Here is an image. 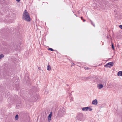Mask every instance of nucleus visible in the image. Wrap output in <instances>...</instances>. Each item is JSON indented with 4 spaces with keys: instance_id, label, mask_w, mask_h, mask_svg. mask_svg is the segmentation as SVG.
<instances>
[{
    "instance_id": "c756f323",
    "label": "nucleus",
    "mask_w": 122,
    "mask_h": 122,
    "mask_svg": "<svg viewBox=\"0 0 122 122\" xmlns=\"http://www.w3.org/2000/svg\"><path fill=\"white\" fill-rule=\"evenodd\" d=\"M75 15L76 16H76V14H75Z\"/></svg>"
},
{
    "instance_id": "ddd939ff",
    "label": "nucleus",
    "mask_w": 122,
    "mask_h": 122,
    "mask_svg": "<svg viewBox=\"0 0 122 122\" xmlns=\"http://www.w3.org/2000/svg\"><path fill=\"white\" fill-rule=\"evenodd\" d=\"M4 57V55L3 54H1L0 55V59H1Z\"/></svg>"
},
{
    "instance_id": "aec40b11",
    "label": "nucleus",
    "mask_w": 122,
    "mask_h": 122,
    "mask_svg": "<svg viewBox=\"0 0 122 122\" xmlns=\"http://www.w3.org/2000/svg\"><path fill=\"white\" fill-rule=\"evenodd\" d=\"M119 26L120 28L122 29V25H119Z\"/></svg>"
},
{
    "instance_id": "9d476101",
    "label": "nucleus",
    "mask_w": 122,
    "mask_h": 122,
    "mask_svg": "<svg viewBox=\"0 0 122 122\" xmlns=\"http://www.w3.org/2000/svg\"><path fill=\"white\" fill-rule=\"evenodd\" d=\"M91 76H89L87 77H85L84 78V79L87 80L88 79L91 78Z\"/></svg>"
},
{
    "instance_id": "f03ea898",
    "label": "nucleus",
    "mask_w": 122,
    "mask_h": 122,
    "mask_svg": "<svg viewBox=\"0 0 122 122\" xmlns=\"http://www.w3.org/2000/svg\"><path fill=\"white\" fill-rule=\"evenodd\" d=\"M23 19L26 21L29 22L31 21V19L29 14L26 10H25L23 14Z\"/></svg>"
},
{
    "instance_id": "a211bd4d",
    "label": "nucleus",
    "mask_w": 122,
    "mask_h": 122,
    "mask_svg": "<svg viewBox=\"0 0 122 122\" xmlns=\"http://www.w3.org/2000/svg\"><path fill=\"white\" fill-rule=\"evenodd\" d=\"M88 110H89V111H91L92 110V108H90V107H88Z\"/></svg>"
},
{
    "instance_id": "b1692460",
    "label": "nucleus",
    "mask_w": 122,
    "mask_h": 122,
    "mask_svg": "<svg viewBox=\"0 0 122 122\" xmlns=\"http://www.w3.org/2000/svg\"><path fill=\"white\" fill-rule=\"evenodd\" d=\"M16 0L18 2H19L20 1V0Z\"/></svg>"
},
{
    "instance_id": "0eeeda50",
    "label": "nucleus",
    "mask_w": 122,
    "mask_h": 122,
    "mask_svg": "<svg viewBox=\"0 0 122 122\" xmlns=\"http://www.w3.org/2000/svg\"><path fill=\"white\" fill-rule=\"evenodd\" d=\"M98 86V87L99 89H101L103 87V85L102 84H99Z\"/></svg>"
},
{
    "instance_id": "4468645a",
    "label": "nucleus",
    "mask_w": 122,
    "mask_h": 122,
    "mask_svg": "<svg viewBox=\"0 0 122 122\" xmlns=\"http://www.w3.org/2000/svg\"><path fill=\"white\" fill-rule=\"evenodd\" d=\"M18 115H16L15 117V119L16 120L18 119Z\"/></svg>"
},
{
    "instance_id": "412c9836",
    "label": "nucleus",
    "mask_w": 122,
    "mask_h": 122,
    "mask_svg": "<svg viewBox=\"0 0 122 122\" xmlns=\"http://www.w3.org/2000/svg\"><path fill=\"white\" fill-rule=\"evenodd\" d=\"M36 97H35V101H36V100L38 98L36 96H35Z\"/></svg>"
},
{
    "instance_id": "393cba45",
    "label": "nucleus",
    "mask_w": 122,
    "mask_h": 122,
    "mask_svg": "<svg viewBox=\"0 0 122 122\" xmlns=\"http://www.w3.org/2000/svg\"><path fill=\"white\" fill-rule=\"evenodd\" d=\"M81 19L82 20L83 19V17H81Z\"/></svg>"
},
{
    "instance_id": "f257e3e1",
    "label": "nucleus",
    "mask_w": 122,
    "mask_h": 122,
    "mask_svg": "<svg viewBox=\"0 0 122 122\" xmlns=\"http://www.w3.org/2000/svg\"><path fill=\"white\" fill-rule=\"evenodd\" d=\"M65 113V109L63 107L60 108L56 115V117L57 118L62 117Z\"/></svg>"
},
{
    "instance_id": "20e7f679",
    "label": "nucleus",
    "mask_w": 122,
    "mask_h": 122,
    "mask_svg": "<svg viewBox=\"0 0 122 122\" xmlns=\"http://www.w3.org/2000/svg\"><path fill=\"white\" fill-rule=\"evenodd\" d=\"M114 64V63L113 62H109L104 65V66L106 67L110 68Z\"/></svg>"
},
{
    "instance_id": "7c9ffc66",
    "label": "nucleus",
    "mask_w": 122,
    "mask_h": 122,
    "mask_svg": "<svg viewBox=\"0 0 122 122\" xmlns=\"http://www.w3.org/2000/svg\"><path fill=\"white\" fill-rule=\"evenodd\" d=\"M1 100H0V102H1Z\"/></svg>"
},
{
    "instance_id": "f8f14e48",
    "label": "nucleus",
    "mask_w": 122,
    "mask_h": 122,
    "mask_svg": "<svg viewBox=\"0 0 122 122\" xmlns=\"http://www.w3.org/2000/svg\"><path fill=\"white\" fill-rule=\"evenodd\" d=\"M5 2V0H1L0 1V3H4Z\"/></svg>"
},
{
    "instance_id": "cd10ccee",
    "label": "nucleus",
    "mask_w": 122,
    "mask_h": 122,
    "mask_svg": "<svg viewBox=\"0 0 122 122\" xmlns=\"http://www.w3.org/2000/svg\"><path fill=\"white\" fill-rule=\"evenodd\" d=\"M11 102H14L12 100H11Z\"/></svg>"
},
{
    "instance_id": "2eb2a0df",
    "label": "nucleus",
    "mask_w": 122,
    "mask_h": 122,
    "mask_svg": "<svg viewBox=\"0 0 122 122\" xmlns=\"http://www.w3.org/2000/svg\"><path fill=\"white\" fill-rule=\"evenodd\" d=\"M48 50L51 51H54L55 50L53 49L52 48H49L48 49Z\"/></svg>"
},
{
    "instance_id": "a878e982",
    "label": "nucleus",
    "mask_w": 122,
    "mask_h": 122,
    "mask_svg": "<svg viewBox=\"0 0 122 122\" xmlns=\"http://www.w3.org/2000/svg\"><path fill=\"white\" fill-rule=\"evenodd\" d=\"M82 20H83V22H85L86 21L84 19Z\"/></svg>"
},
{
    "instance_id": "4be33fe9",
    "label": "nucleus",
    "mask_w": 122,
    "mask_h": 122,
    "mask_svg": "<svg viewBox=\"0 0 122 122\" xmlns=\"http://www.w3.org/2000/svg\"><path fill=\"white\" fill-rule=\"evenodd\" d=\"M75 65V64L74 63H73L72 64V65L71 66V67H72V66H73Z\"/></svg>"
},
{
    "instance_id": "39448f33",
    "label": "nucleus",
    "mask_w": 122,
    "mask_h": 122,
    "mask_svg": "<svg viewBox=\"0 0 122 122\" xmlns=\"http://www.w3.org/2000/svg\"><path fill=\"white\" fill-rule=\"evenodd\" d=\"M52 112H50V114L48 116V120L49 122L50 121L52 117Z\"/></svg>"
},
{
    "instance_id": "7ed1b4c3",
    "label": "nucleus",
    "mask_w": 122,
    "mask_h": 122,
    "mask_svg": "<svg viewBox=\"0 0 122 122\" xmlns=\"http://www.w3.org/2000/svg\"><path fill=\"white\" fill-rule=\"evenodd\" d=\"M77 118L80 120L82 121L83 120V114L82 113H79L77 116Z\"/></svg>"
},
{
    "instance_id": "dca6fc26",
    "label": "nucleus",
    "mask_w": 122,
    "mask_h": 122,
    "mask_svg": "<svg viewBox=\"0 0 122 122\" xmlns=\"http://www.w3.org/2000/svg\"><path fill=\"white\" fill-rule=\"evenodd\" d=\"M10 96L9 94L8 93L7 94H6L5 95V97H9Z\"/></svg>"
},
{
    "instance_id": "f3484780",
    "label": "nucleus",
    "mask_w": 122,
    "mask_h": 122,
    "mask_svg": "<svg viewBox=\"0 0 122 122\" xmlns=\"http://www.w3.org/2000/svg\"><path fill=\"white\" fill-rule=\"evenodd\" d=\"M112 47L113 49L114 50V45L112 43Z\"/></svg>"
},
{
    "instance_id": "1a4fd4ad",
    "label": "nucleus",
    "mask_w": 122,
    "mask_h": 122,
    "mask_svg": "<svg viewBox=\"0 0 122 122\" xmlns=\"http://www.w3.org/2000/svg\"><path fill=\"white\" fill-rule=\"evenodd\" d=\"M117 75L119 76H122V71H119L118 72Z\"/></svg>"
},
{
    "instance_id": "c85d7f7f",
    "label": "nucleus",
    "mask_w": 122,
    "mask_h": 122,
    "mask_svg": "<svg viewBox=\"0 0 122 122\" xmlns=\"http://www.w3.org/2000/svg\"><path fill=\"white\" fill-rule=\"evenodd\" d=\"M78 14H80V13H79V11H78Z\"/></svg>"
},
{
    "instance_id": "5701e85b",
    "label": "nucleus",
    "mask_w": 122,
    "mask_h": 122,
    "mask_svg": "<svg viewBox=\"0 0 122 122\" xmlns=\"http://www.w3.org/2000/svg\"><path fill=\"white\" fill-rule=\"evenodd\" d=\"M85 70H86V69H88V67H87V68H86V67H85Z\"/></svg>"
},
{
    "instance_id": "423d86ee",
    "label": "nucleus",
    "mask_w": 122,
    "mask_h": 122,
    "mask_svg": "<svg viewBox=\"0 0 122 122\" xmlns=\"http://www.w3.org/2000/svg\"><path fill=\"white\" fill-rule=\"evenodd\" d=\"M97 101L96 99H95L92 102V104L93 105H96L97 103Z\"/></svg>"
},
{
    "instance_id": "6e6552de",
    "label": "nucleus",
    "mask_w": 122,
    "mask_h": 122,
    "mask_svg": "<svg viewBox=\"0 0 122 122\" xmlns=\"http://www.w3.org/2000/svg\"><path fill=\"white\" fill-rule=\"evenodd\" d=\"M88 107H83L82 108V110L83 111H88Z\"/></svg>"
},
{
    "instance_id": "bb28decb",
    "label": "nucleus",
    "mask_w": 122,
    "mask_h": 122,
    "mask_svg": "<svg viewBox=\"0 0 122 122\" xmlns=\"http://www.w3.org/2000/svg\"><path fill=\"white\" fill-rule=\"evenodd\" d=\"M38 69H39V70H41V67H38Z\"/></svg>"
},
{
    "instance_id": "6ab92c4d",
    "label": "nucleus",
    "mask_w": 122,
    "mask_h": 122,
    "mask_svg": "<svg viewBox=\"0 0 122 122\" xmlns=\"http://www.w3.org/2000/svg\"><path fill=\"white\" fill-rule=\"evenodd\" d=\"M91 24L94 27H95V25L94 24H93V22L92 20H90Z\"/></svg>"
},
{
    "instance_id": "9b49d317",
    "label": "nucleus",
    "mask_w": 122,
    "mask_h": 122,
    "mask_svg": "<svg viewBox=\"0 0 122 122\" xmlns=\"http://www.w3.org/2000/svg\"><path fill=\"white\" fill-rule=\"evenodd\" d=\"M47 70L48 71H50L51 70V67L49 65H48L47 67Z\"/></svg>"
}]
</instances>
